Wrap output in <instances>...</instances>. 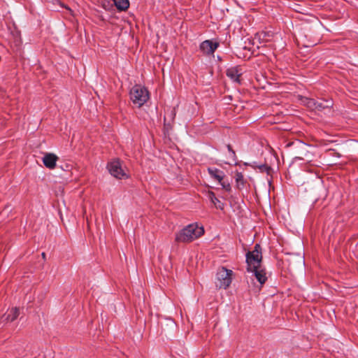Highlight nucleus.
I'll return each mask as SVG.
<instances>
[{"mask_svg":"<svg viewBox=\"0 0 358 358\" xmlns=\"http://www.w3.org/2000/svg\"><path fill=\"white\" fill-rule=\"evenodd\" d=\"M235 180L238 189H241L244 186V178L241 173L237 172L235 176Z\"/></svg>","mask_w":358,"mask_h":358,"instance_id":"15","label":"nucleus"},{"mask_svg":"<svg viewBox=\"0 0 358 358\" xmlns=\"http://www.w3.org/2000/svg\"><path fill=\"white\" fill-rule=\"evenodd\" d=\"M218 47L217 43H213L211 41L206 40L200 45L201 50L207 55L213 54Z\"/></svg>","mask_w":358,"mask_h":358,"instance_id":"9","label":"nucleus"},{"mask_svg":"<svg viewBox=\"0 0 358 358\" xmlns=\"http://www.w3.org/2000/svg\"><path fill=\"white\" fill-rule=\"evenodd\" d=\"M42 255H43V257H45V253L43 252V253L42 254Z\"/></svg>","mask_w":358,"mask_h":358,"instance_id":"18","label":"nucleus"},{"mask_svg":"<svg viewBox=\"0 0 358 358\" xmlns=\"http://www.w3.org/2000/svg\"><path fill=\"white\" fill-rule=\"evenodd\" d=\"M333 106L331 101L325 100L322 102L317 101L315 110L322 111L324 109H329Z\"/></svg>","mask_w":358,"mask_h":358,"instance_id":"12","label":"nucleus"},{"mask_svg":"<svg viewBox=\"0 0 358 358\" xmlns=\"http://www.w3.org/2000/svg\"><path fill=\"white\" fill-rule=\"evenodd\" d=\"M207 196L208 199L213 203L214 206L220 210H223L224 208V204L222 201H220L215 195L214 192H208L207 194Z\"/></svg>","mask_w":358,"mask_h":358,"instance_id":"10","label":"nucleus"},{"mask_svg":"<svg viewBox=\"0 0 358 358\" xmlns=\"http://www.w3.org/2000/svg\"><path fill=\"white\" fill-rule=\"evenodd\" d=\"M262 251L259 245L257 244L252 251L246 254L247 271L253 273L260 284H264L267 277L264 269L262 268Z\"/></svg>","mask_w":358,"mask_h":358,"instance_id":"1","label":"nucleus"},{"mask_svg":"<svg viewBox=\"0 0 358 358\" xmlns=\"http://www.w3.org/2000/svg\"><path fill=\"white\" fill-rule=\"evenodd\" d=\"M19 315V309L17 308H13L8 311L3 316L4 320L8 322L14 321Z\"/></svg>","mask_w":358,"mask_h":358,"instance_id":"11","label":"nucleus"},{"mask_svg":"<svg viewBox=\"0 0 358 358\" xmlns=\"http://www.w3.org/2000/svg\"><path fill=\"white\" fill-rule=\"evenodd\" d=\"M114 4L120 10H126L129 6L128 0H113Z\"/></svg>","mask_w":358,"mask_h":358,"instance_id":"13","label":"nucleus"},{"mask_svg":"<svg viewBox=\"0 0 358 358\" xmlns=\"http://www.w3.org/2000/svg\"><path fill=\"white\" fill-rule=\"evenodd\" d=\"M302 102L310 110H315L316 108L317 101L313 99L305 97L302 99Z\"/></svg>","mask_w":358,"mask_h":358,"instance_id":"14","label":"nucleus"},{"mask_svg":"<svg viewBox=\"0 0 358 358\" xmlns=\"http://www.w3.org/2000/svg\"><path fill=\"white\" fill-rule=\"evenodd\" d=\"M233 271L225 267H221L217 270L216 274L215 284L220 289H227L232 281Z\"/></svg>","mask_w":358,"mask_h":358,"instance_id":"4","label":"nucleus"},{"mask_svg":"<svg viewBox=\"0 0 358 358\" xmlns=\"http://www.w3.org/2000/svg\"><path fill=\"white\" fill-rule=\"evenodd\" d=\"M266 35L267 34L266 33H262L259 34V38L262 39L263 41H267V39L265 38Z\"/></svg>","mask_w":358,"mask_h":358,"instance_id":"17","label":"nucleus"},{"mask_svg":"<svg viewBox=\"0 0 358 358\" xmlns=\"http://www.w3.org/2000/svg\"><path fill=\"white\" fill-rule=\"evenodd\" d=\"M227 149L229 152V153L231 154V157H235V152L232 150L231 147L230 145H227Z\"/></svg>","mask_w":358,"mask_h":358,"instance_id":"16","label":"nucleus"},{"mask_svg":"<svg viewBox=\"0 0 358 358\" xmlns=\"http://www.w3.org/2000/svg\"><path fill=\"white\" fill-rule=\"evenodd\" d=\"M58 157L53 153H45L43 157V162L45 167L53 169L56 166Z\"/></svg>","mask_w":358,"mask_h":358,"instance_id":"8","label":"nucleus"},{"mask_svg":"<svg viewBox=\"0 0 358 358\" xmlns=\"http://www.w3.org/2000/svg\"><path fill=\"white\" fill-rule=\"evenodd\" d=\"M243 74V69L238 66H232L227 70V76L234 82L240 84L241 77Z\"/></svg>","mask_w":358,"mask_h":358,"instance_id":"7","label":"nucleus"},{"mask_svg":"<svg viewBox=\"0 0 358 358\" xmlns=\"http://www.w3.org/2000/svg\"><path fill=\"white\" fill-rule=\"evenodd\" d=\"M107 168L110 173L117 179H124L129 177L126 171L122 166V162L118 159H113L109 162Z\"/></svg>","mask_w":358,"mask_h":358,"instance_id":"5","label":"nucleus"},{"mask_svg":"<svg viewBox=\"0 0 358 358\" xmlns=\"http://www.w3.org/2000/svg\"><path fill=\"white\" fill-rule=\"evenodd\" d=\"M204 234L202 226L196 223L190 224L176 234L175 241L178 243H189Z\"/></svg>","mask_w":358,"mask_h":358,"instance_id":"2","label":"nucleus"},{"mask_svg":"<svg viewBox=\"0 0 358 358\" xmlns=\"http://www.w3.org/2000/svg\"><path fill=\"white\" fill-rule=\"evenodd\" d=\"M208 172L212 178L217 180L222 185V189L227 192L231 190L229 182L224 180L225 175L222 171L211 167L208 169Z\"/></svg>","mask_w":358,"mask_h":358,"instance_id":"6","label":"nucleus"},{"mask_svg":"<svg viewBox=\"0 0 358 358\" xmlns=\"http://www.w3.org/2000/svg\"><path fill=\"white\" fill-rule=\"evenodd\" d=\"M148 90L140 85H134L130 90V99L138 107L143 106L149 99Z\"/></svg>","mask_w":358,"mask_h":358,"instance_id":"3","label":"nucleus"}]
</instances>
